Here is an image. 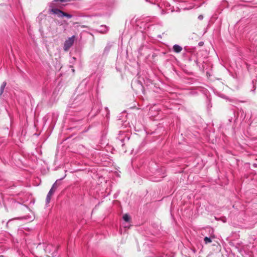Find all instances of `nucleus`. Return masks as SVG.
I'll return each mask as SVG.
<instances>
[{"mask_svg":"<svg viewBox=\"0 0 257 257\" xmlns=\"http://www.w3.org/2000/svg\"><path fill=\"white\" fill-rule=\"evenodd\" d=\"M49 11L50 13H52L53 14L56 15L59 18H63L64 17H66L68 19H70L72 17V15L65 13L57 8H53L52 5H51L50 6Z\"/></svg>","mask_w":257,"mask_h":257,"instance_id":"nucleus-1","label":"nucleus"},{"mask_svg":"<svg viewBox=\"0 0 257 257\" xmlns=\"http://www.w3.org/2000/svg\"><path fill=\"white\" fill-rule=\"evenodd\" d=\"M123 219L124 222H122L120 226L119 232L121 234L127 233L128 230V214L126 213L123 216Z\"/></svg>","mask_w":257,"mask_h":257,"instance_id":"nucleus-2","label":"nucleus"},{"mask_svg":"<svg viewBox=\"0 0 257 257\" xmlns=\"http://www.w3.org/2000/svg\"><path fill=\"white\" fill-rule=\"evenodd\" d=\"M75 39V36H73L65 41L64 44V50L65 51H67L72 47L74 42Z\"/></svg>","mask_w":257,"mask_h":257,"instance_id":"nucleus-3","label":"nucleus"},{"mask_svg":"<svg viewBox=\"0 0 257 257\" xmlns=\"http://www.w3.org/2000/svg\"><path fill=\"white\" fill-rule=\"evenodd\" d=\"M108 30V27L105 25H101L98 29V31L101 33H106Z\"/></svg>","mask_w":257,"mask_h":257,"instance_id":"nucleus-4","label":"nucleus"},{"mask_svg":"<svg viewBox=\"0 0 257 257\" xmlns=\"http://www.w3.org/2000/svg\"><path fill=\"white\" fill-rule=\"evenodd\" d=\"M55 191L53 190V189H50L49 192H48L47 197H46V203H49L51 199L52 196L54 193Z\"/></svg>","mask_w":257,"mask_h":257,"instance_id":"nucleus-5","label":"nucleus"},{"mask_svg":"<svg viewBox=\"0 0 257 257\" xmlns=\"http://www.w3.org/2000/svg\"><path fill=\"white\" fill-rule=\"evenodd\" d=\"M173 49L174 51L176 52V53H179L182 50V47L181 46L178 45H175L173 46Z\"/></svg>","mask_w":257,"mask_h":257,"instance_id":"nucleus-6","label":"nucleus"},{"mask_svg":"<svg viewBox=\"0 0 257 257\" xmlns=\"http://www.w3.org/2000/svg\"><path fill=\"white\" fill-rule=\"evenodd\" d=\"M62 179H61L60 180H57L52 185L51 189H53V191H55V190L57 189V188L58 187V186L60 185V183L58 184V182Z\"/></svg>","mask_w":257,"mask_h":257,"instance_id":"nucleus-7","label":"nucleus"},{"mask_svg":"<svg viewBox=\"0 0 257 257\" xmlns=\"http://www.w3.org/2000/svg\"><path fill=\"white\" fill-rule=\"evenodd\" d=\"M6 85H7V82L6 81L3 82L2 84L1 85V88H0V95H2V94L3 93Z\"/></svg>","mask_w":257,"mask_h":257,"instance_id":"nucleus-8","label":"nucleus"},{"mask_svg":"<svg viewBox=\"0 0 257 257\" xmlns=\"http://www.w3.org/2000/svg\"><path fill=\"white\" fill-rule=\"evenodd\" d=\"M110 49V46H106L105 47L104 49L103 54H107L109 52Z\"/></svg>","mask_w":257,"mask_h":257,"instance_id":"nucleus-9","label":"nucleus"},{"mask_svg":"<svg viewBox=\"0 0 257 257\" xmlns=\"http://www.w3.org/2000/svg\"><path fill=\"white\" fill-rule=\"evenodd\" d=\"M204 242L206 244H207L208 243H210L212 242V240L211 239H210V238L209 237H205L204 239Z\"/></svg>","mask_w":257,"mask_h":257,"instance_id":"nucleus-10","label":"nucleus"},{"mask_svg":"<svg viewBox=\"0 0 257 257\" xmlns=\"http://www.w3.org/2000/svg\"><path fill=\"white\" fill-rule=\"evenodd\" d=\"M72 0H55L56 2H60L61 3H66V2H70Z\"/></svg>","mask_w":257,"mask_h":257,"instance_id":"nucleus-11","label":"nucleus"},{"mask_svg":"<svg viewBox=\"0 0 257 257\" xmlns=\"http://www.w3.org/2000/svg\"><path fill=\"white\" fill-rule=\"evenodd\" d=\"M199 46H202L204 45V43L203 42H200L198 44Z\"/></svg>","mask_w":257,"mask_h":257,"instance_id":"nucleus-12","label":"nucleus"},{"mask_svg":"<svg viewBox=\"0 0 257 257\" xmlns=\"http://www.w3.org/2000/svg\"><path fill=\"white\" fill-rule=\"evenodd\" d=\"M203 18V16L202 15H200L199 17H198V19H200V20H202Z\"/></svg>","mask_w":257,"mask_h":257,"instance_id":"nucleus-13","label":"nucleus"}]
</instances>
